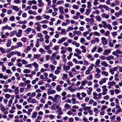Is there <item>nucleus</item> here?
<instances>
[{
	"label": "nucleus",
	"instance_id": "obj_53",
	"mask_svg": "<svg viewBox=\"0 0 122 122\" xmlns=\"http://www.w3.org/2000/svg\"><path fill=\"white\" fill-rule=\"evenodd\" d=\"M0 51L3 53H5L6 52L5 50L2 47H0Z\"/></svg>",
	"mask_w": 122,
	"mask_h": 122
},
{
	"label": "nucleus",
	"instance_id": "obj_13",
	"mask_svg": "<svg viewBox=\"0 0 122 122\" xmlns=\"http://www.w3.org/2000/svg\"><path fill=\"white\" fill-rule=\"evenodd\" d=\"M59 9L60 11V14L61 15H63L64 14V12L63 10V7H59Z\"/></svg>",
	"mask_w": 122,
	"mask_h": 122
},
{
	"label": "nucleus",
	"instance_id": "obj_57",
	"mask_svg": "<svg viewBox=\"0 0 122 122\" xmlns=\"http://www.w3.org/2000/svg\"><path fill=\"white\" fill-rule=\"evenodd\" d=\"M40 56V55H34V58H39Z\"/></svg>",
	"mask_w": 122,
	"mask_h": 122
},
{
	"label": "nucleus",
	"instance_id": "obj_1",
	"mask_svg": "<svg viewBox=\"0 0 122 122\" xmlns=\"http://www.w3.org/2000/svg\"><path fill=\"white\" fill-rule=\"evenodd\" d=\"M33 110V109L31 108H29L28 109V111L26 112L25 109H23L22 111L24 113H26L28 115H29L31 114V112Z\"/></svg>",
	"mask_w": 122,
	"mask_h": 122
},
{
	"label": "nucleus",
	"instance_id": "obj_46",
	"mask_svg": "<svg viewBox=\"0 0 122 122\" xmlns=\"http://www.w3.org/2000/svg\"><path fill=\"white\" fill-rule=\"evenodd\" d=\"M80 41L82 43H84L85 42V39L83 38H81Z\"/></svg>",
	"mask_w": 122,
	"mask_h": 122
},
{
	"label": "nucleus",
	"instance_id": "obj_24",
	"mask_svg": "<svg viewBox=\"0 0 122 122\" xmlns=\"http://www.w3.org/2000/svg\"><path fill=\"white\" fill-rule=\"evenodd\" d=\"M107 88L103 89V92H102V94L103 95H105L107 94L106 92L107 91Z\"/></svg>",
	"mask_w": 122,
	"mask_h": 122
},
{
	"label": "nucleus",
	"instance_id": "obj_43",
	"mask_svg": "<svg viewBox=\"0 0 122 122\" xmlns=\"http://www.w3.org/2000/svg\"><path fill=\"white\" fill-rule=\"evenodd\" d=\"M11 40H9L7 42L6 46H10L11 45Z\"/></svg>",
	"mask_w": 122,
	"mask_h": 122
},
{
	"label": "nucleus",
	"instance_id": "obj_39",
	"mask_svg": "<svg viewBox=\"0 0 122 122\" xmlns=\"http://www.w3.org/2000/svg\"><path fill=\"white\" fill-rule=\"evenodd\" d=\"M109 71L112 75H113L114 74V71L113 70V68H111L109 70Z\"/></svg>",
	"mask_w": 122,
	"mask_h": 122
},
{
	"label": "nucleus",
	"instance_id": "obj_61",
	"mask_svg": "<svg viewBox=\"0 0 122 122\" xmlns=\"http://www.w3.org/2000/svg\"><path fill=\"white\" fill-rule=\"evenodd\" d=\"M107 27L108 29L110 30H111L112 29V27L111 26V25L110 24H109L107 25Z\"/></svg>",
	"mask_w": 122,
	"mask_h": 122
},
{
	"label": "nucleus",
	"instance_id": "obj_41",
	"mask_svg": "<svg viewBox=\"0 0 122 122\" xmlns=\"http://www.w3.org/2000/svg\"><path fill=\"white\" fill-rule=\"evenodd\" d=\"M72 8L73 9L77 10L78 9L79 7L78 6L76 5H73L72 6Z\"/></svg>",
	"mask_w": 122,
	"mask_h": 122
},
{
	"label": "nucleus",
	"instance_id": "obj_23",
	"mask_svg": "<svg viewBox=\"0 0 122 122\" xmlns=\"http://www.w3.org/2000/svg\"><path fill=\"white\" fill-rule=\"evenodd\" d=\"M16 30L12 31L10 33V36L11 37L13 36L15 34H16Z\"/></svg>",
	"mask_w": 122,
	"mask_h": 122
},
{
	"label": "nucleus",
	"instance_id": "obj_35",
	"mask_svg": "<svg viewBox=\"0 0 122 122\" xmlns=\"http://www.w3.org/2000/svg\"><path fill=\"white\" fill-rule=\"evenodd\" d=\"M91 108L90 107H84L83 108V110L85 111H86L88 110L91 109Z\"/></svg>",
	"mask_w": 122,
	"mask_h": 122
},
{
	"label": "nucleus",
	"instance_id": "obj_7",
	"mask_svg": "<svg viewBox=\"0 0 122 122\" xmlns=\"http://www.w3.org/2000/svg\"><path fill=\"white\" fill-rule=\"evenodd\" d=\"M19 87H17L15 88L14 89L15 95H17L19 94Z\"/></svg>",
	"mask_w": 122,
	"mask_h": 122
},
{
	"label": "nucleus",
	"instance_id": "obj_45",
	"mask_svg": "<svg viewBox=\"0 0 122 122\" xmlns=\"http://www.w3.org/2000/svg\"><path fill=\"white\" fill-rule=\"evenodd\" d=\"M110 34V32L108 30L104 34V35L105 36H108Z\"/></svg>",
	"mask_w": 122,
	"mask_h": 122
},
{
	"label": "nucleus",
	"instance_id": "obj_20",
	"mask_svg": "<svg viewBox=\"0 0 122 122\" xmlns=\"http://www.w3.org/2000/svg\"><path fill=\"white\" fill-rule=\"evenodd\" d=\"M98 95L97 94L96 92H94L93 93V98L95 99H98V97L97 96Z\"/></svg>",
	"mask_w": 122,
	"mask_h": 122
},
{
	"label": "nucleus",
	"instance_id": "obj_33",
	"mask_svg": "<svg viewBox=\"0 0 122 122\" xmlns=\"http://www.w3.org/2000/svg\"><path fill=\"white\" fill-rule=\"evenodd\" d=\"M64 107L68 109H69L71 108V106L68 104H66L64 105Z\"/></svg>",
	"mask_w": 122,
	"mask_h": 122
},
{
	"label": "nucleus",
	"instance_id": "obj_37",
	"mask_svg": "<svg viewBox=\"0 0 122 122\" xmlns=\"http://www.w3.org/2000/svg\"><path fill=\"white\" fill-rule=\"evenodd\" d=\"M19 86L20 87H24L26 86V84L23 82H21L19 84Z\"/></svg>",
	"mask_w": 122,
	"mask_h": 122
},
{
	"label": "nucleus",
	"instance_id": "obj_11",
	"mask_svg": "<svg viewBox=\"0 0 122 122\" xmlns=\"http://www.w3.org/2000/svg\"><path fill=\"white\" fill-rule=\"evenodd\" d=\"M63 67L64 70L65 71H66L67 70H69L70 69V66H66L65 65H63Z\"/></svg>",
	"mask_w": 122,
	"mask_h": 122
},
{
	"label": "nucleus",
	"instance_id": "obj_4",
	"mask_svg": "<svg viewBox=\"0 0 122 122\" xmlns=\"http://www.w3.org/2000/svg\"><path fill=\"white\" fill-rule=\"evenodd\" d=\"M56 93V91L54 90H51L50 91H48L47 94L48 95L53 94Z\"/></svg>",
	"mask_w": 122,
	"mask_h": 122
},
{
	"label": "nucleus",
	"instance_id": "obj_63",
	"mask_svg": "<svg viewBox=\"0 0 122 122\" xmlns=\"http://www.w3.org/2000/svg\"><path fill=\"white\" fill-rule=\"evenodd\" d=\"M41 18V17L40 15H38L36 17V19L37 20H39Z\"/></svg>",
	"mask_w": 122,
	"mask_h": 122
},
{
	"label": "nucleus",
	"instance_id": "obj_56",
	"mask_svg": "<svg viewBox=\"0 0 122 122\" xmlns=\"http://www.w3.org/2000/svg\"><path fill=\"white\" fill-rule=\"evenodd\" d=\"M90 12V10L89 9H86V15H88Z\"/></svg>",
	"mask_w": 122,
	"mask_h": 122
},
{
	"label": "nucleus",
	"instance_id": "obj_42",
	"mask_svg": "<svg viewBox=\"0 0 122 122\" xmlns=\"http://www.w3.org/2000/svg\"><path fill=\"white\" fill-rule=\"evenodd\" d=\"M72 44L73 45H75L76 46H79L80 44L79 43H77L76 41H73L72 43Z\"/></svg>",
	"mask_w": 122,
	"mask_h": 122
},
{
	"label": "nucleus",
	"instance_id": "obj_27",
	"mask_svg": "<svg viewBox=\"0 0 122 122\" xmlns=\"http://www.w3.org/2000/svg\"><path fill=\"white\" fill-rule=\"evenodd\" d=\"M32 64L35 68H37L39 67L38 64L35 62H34Z\"/></svg>",
	"mask_w": 122,
	"mask_h": 122
},
{
	"label": "nucleus",
	"instance_id": "obj_22",
	"mask_svg": "<svg viewBox=\"0 0 122 122\" xmlns=\"http://www.w3.org/2000/svg\"><path fill=\"white\" fill-rule=\"evenodd\" d=\"M66 30L65 29H62L61 30L60 34L61 35H66Z\"/></svg>",
	"mask_w": 122,
	"mask_h": 122
},
{
	"label": "nucleus",
	"instance_id": "obj_59",
	"mask_svg": "<svg viewBox=\"0 0 122 122\" xmlns=\"http://www.w3.org/2000/svg\"><path fill=\"white\" fill-rule=\"evenodd\" d=\"M80 12L81 13H82L84 12L85 9L83 8H80L79 9Z\"/></svg>",
	"mask_w": 122,
	"mask_h": 122
},
{
	"label": "nucleus",
	"instance_id": "obj_48",
	"mask_svg": "<svg viewBox=\"0 0 122 122\" xmlns=\"http://www.w3.org/2000/svg\"><path fill=\"white\" fill-rule=\"evenodd\" d=\"M95 77L97 78H98L100 77V74L99 73H97L95 75Z\"/></svg>",
	"mask_w": 122,
	"mask_h": 122
},
{
	"label": "nucleus",
	"instance_id": "obj_38",
	"mask_svg": "<svg viewBox=\"0 0 122 122\" xmlns=\"http://www.w3.org/2000/svg\"><path fill=\"white\" fill-rule=\"evenodd\" d=\"M75 52L80 54L81 53V51L80 50L78 49L77 48L75 49Z\"/></svg>",
	"mask_w": 122,
	"mask_h": 122
},
{
	"label": "nucleus",
	"instance_id": "obj_21",
	"mask_svg": "<svg viewBox=\"0 0 122 122\" xmlns=\"http://www.w3.org/2000/svg\"><path fill=\"white\" fill-rule=\"evenodd\" d=\"M37 115V113L36 112H35L33 113L32 116V117L33 118H36Z\"/></svg>",
	"mask_w": 122,
	"mask_h": 122
},
{
	"label": "nucleus",
	"instance_id": "obj_32",
	"mask_svg": "<svg viewBox=\"0 0 122 122\" xmlns=\"http://www.w3.org/2000/svg\"><path fill=\"white\" fill-rule=\"evenodd\" d=\"M41 25L40 24H38V25H37V27L36 28L37 30L38 31H40L41 30Z\"/></svg>",
	"mask_w": 122,
	"mask_h": 122
},
{
	"label": "nucleus",
	"instance_id": "obj_15",
	"mask_svg": "<svg viewBox=\"0 0 122 122\" xmlns=\"http://www.w3.org/2000/svg\"><path fill=\"white\" fill-rule=\"evenodd\" d=\"M31 30V29L30 28H28L25 30V32L26 34H28Z\"/></svg>",
	"mask_w": 122,
	"mask_h": 122
},
{
	"label": "nucleus",
	"instance_id": "obj_47",
	"mask_svg": "<svg viewBox=\"0 0 122 122\" xmlns=\"http://www.w3.org/2000/svg\"><path fill=\"white\" fill-rule=\"evenodd\" d=\"M111 34L113 36L115 37L117 35V32H112Z\"/></svg>",
	"mask_w": 122,
	"mask_h": 122
},
{
	"label": "nucleus",
	"instance_id": "obj_58",
	"mask_svg": "<svg viewBox=\"0 0 122 122\" xmlns=\"http://www.w3.org/2000/svg\"><path fill=\"white\" fill-rule=\"evenodd\" d=\"M30 102L31 103H36V101L35 99H34L32 100H31L30 101Z\"/></svg>",
	"mask_w": 122,
	"mask_h": 122
},
{
	"label": "nucleus",
	"instance_id": "obj_36",
	"mask_svg": "<svg viewBox=\"0 0 122 122\" xmlns=\"http://www.w3.org/2000/svg\"><path fill=\"white\" fill-rule=\"evenodd\" d=\"M93 34L94 35L97 36H100V35L99 33L97 31H95L94 32Z\"/></svg>",
	"mask_w": 122,
	"mask_h": 122
},
{
	"label": "nucleus",
	"instance_id": "obj_60",
	"mask_svg": "<svg viewBox=\"0 0 122 122\" xmlns=\"http://www.w3.org/2000/svg\"><path fill=\"white\" fill-rule=\"evenodd\" d=\"M112 25L114 26L117 25V22L116 21H115L112 23Z\"/></svg>",
	"mask_w": 122,
	"mask_h": 122
},
{
	"label": "nucleus",
	"instance_id": "obj_52",
	"mask_svg": "<svg viewBox=\"0 0 122 122\" xmlns=\"http://www.w3.org/2000/svg\"><path fill=\"white\" fill-rule=\"evenodd\" d=\"M73 62L75 63L76 64H78L79 63L78 61H77L76 59L74 58L73 59Z\"/></svg>",
	"mask_w": 122,
	"mask_h": 122
},
{
	"label": "nucleus",
	"instance_id": "obj_25",
	"mask_svg": "<svg viewBox=\"0 0 122 122\" xmlns=\"http://www.w3.org/2000/svg\"><path fill=\"white\" fill-rule=\"evenodd\" d=\"M71 100L72 101V103L74 104L76 103H77V102L76 101V99L74 98H73L71 99Z\"/></svg>",
	"mask_w": 122,
	"mask_h": 122
},
{
	"label": "nucleus",
	"instance_id": "obj_6",
	"mask_svg": "<svg viewBox=\"0 0 122 122\" xmlns=\"http://www.w3.org/2000/svg\"><path fill=\"white\" fill-rule=\"evenodd\" d=\"M62 86V85H58L56 86V91L59 92L62 89L61 87Z\"/></svg>",
	"mask_w": 122,
	"mask_h": 122
},
{
	"label": "nucleus",
	"instance_id": "obj_3",
	"mask_svg": "<svg viewBox=\"0 0 122 122\" xmlns=\"http://www.w3.org/2000/svg\"><path fill=\"white\" fill-rule=\"evenodd\" d=\"M111 51V49H108L106 50L103 53V55H107L108 54L110 53Z\"/></svg>",
	"mask_w": 122,
	"mask_h": 122
},
{
	"label": "nucleus",
	"instance_id": "obj_40",
	"mask_svg": "<svg viewBox=\"0 0 122 122\" xmlns=\"http://www.w3.org/2000/svg\"><path fill=\"white\" fill-rule=\"evenodd\" d=\"M5 97L7 99H9L11 97V95L9 94H6L5 95Z\"/></svg>",
	"mask_w": 122,
	"mask_h": 122
},
{
	"label": "nucleus",
	"instance_id": "obj_62",
	"mask_svg": "<svg viewBox=\"0 0 122 122\" xmlns=\"http://www.w3.org/2000/svg\"><path fill=\"white\" fill-rule=\"evenodd\" d=\"M10 20L11 21H13L15 20L14 16H12L10 17Z\"/></svg>",
	"mask_w": 122,
	"mask_h": 122
},
{
	"label": "nucleus",
	"instance_id": "obj_12",
	"mask_svg": "<svg viewBox=\"0 0 122 122\" xmlns=\"http://www.w3.org/2000/svg\"><path fill=\"white\" fill-rule=\"evenodd\" d=\"M57 98L54 97V98L53 97L52 101L54 102H59V103L61 102V100H57Z\"/></svg>",
	"mask_w": 122,
	"mask_h": 122
},
{
	"label": "nucleus",
	"instance_id": "obj_17",
	"mask_svg": "<svg viewBox=\"0 0 122 122\" xmlns=\"http://www.w3.org/2000/svg\"><path fill=\"white\" fill-rule=\"evenodd\" d=\"M61 108H58L57 111L58 112V114L59 115H61L63 114V112L61 111Z\"/></svg>",
	"mask_w": 122,
	"mask_h": 122
},
{
	"label": "nucleus",
	"instance_id": "obj_44",
	"mask_svg": "<svg viewBox=\"0 0 122 122\" xmlns=\"http://www.w3.org/2000/svg\"><path fill=\"white\" fill-rule=\"evenodd\" d=\"M107 106H103L102 107L101 109V111H103L104 110L106 109L107 108Z\"/></svg>",
	"mask_w": 122,
	"mask_h": 122
},
{
	"label": "nucleus",
	"instance_id": "obj_9",
	"mask_svg": "<svg viewBox=\"0 0 122 122\" xmlns=\"http://www.w3.org/2000/svg\"><path fill=\"white\" fill-rule=\"evenodd\" d=\"M116 84V83L114 81L112 82H109L108 83V85L110 86H114Z\"/></svg>",
	"mask_w": 122,
	"mask_h": 122
},
{
	"label": "nucleus",
	"instance_id": "obj_14",
	"mask_svg": "<svg viewBox=\"0 0 122 122\" xmlns=\"http://www.w3.org/2000/svg\"><path fill=\"white\" fill-rule=\"evenodd\" d=\"M81 94L80 93L78 92L76 94V96L77 97V98L78 99L80 100H82L83 98L82 97H80Z\"/></svg>",
	"mask_w": 122,
	"mask_h": 122
},
{
	"label": "nucleus",
	"instance_id": "obj_8",
	"mask_svg": "<svg viewBox=\"0 0 122 122\" xmlns=\"http://www.w3.org/2000/svg\"><path fill=\"white\" fill-rule=\"evenodd\" d=\"M38 5L40 7H41L44 5V4L42 2V0H38Z\"/></svg>",
	"mask_w": 122,
	"mask_h": 122
},
{
	"label": "nucleus",
	"instance_id": "obj_5",
	"mask_svg": "<svg viewBox=\"0 0 122 122\" xmlns=\"http://www.w3.org/2000/svg\"><path fill=\"white\" fill-rule=\"evenodd\" d=\"M122 13V9L120 10L118 13L116 12L115 14V15L117 17H119V15H121Z\"/></svg>",
	"mask_w": 122,
	"mask_h": 122
},
{
	"label": "nucleus",
	"instance_id": "obj_26",
	"mask_svg": "<svg viewBox=\"0 0 122 122\" xmlns=\"http://www.w3.org/2000/svg\"><path fill=\"white\" fill-rule=\"evenodd\" d=\"M81 48L82 50V51L83 53H86V50L85 46H81Z\"/></svg>",
	"mask_w": 122,
	"mask_h": 122
},
{
	"label": "nucleus",
	"instance_id": "obj_28",
	"mask_svg": "<svg viewBox=\"0 0 122 122\" xmlns=\"http://www.w3.org/2000/svg\"><path fill=\"white\" fill-rule=\"evenodd\" d=\"M96 20L99 21H100L101 20V18L100 16L99 15H97L95 18Z\"/></svg>",
	"mask_w": 122,
	"mask_h": 122
},
{
	"label": "nucleus",
	"instance_id": "obj_10",
	"mask_svg": "<svg viewBox=\"0 0 122 122\" xmlns=\"http://www.w3.org/2000/svg\"><path fill=\"white\" fill-rule=\"evenodd\" d=\"M28 13L30 15H37V13L35 11H33L31 10H29L28 11Z\"/></svg>",
	"mask_w": 122,
	"mask_h": 122
},
{
	"label": "nucleus",
	"instance_id": "obj_54",
	"mask_svg": "<svg viewBox=\"0 0 122 122\" xmlns=\"http://www.w3.org/2000/svg\"><path fill=\"white\" fill-rule=\"evenodd\" d=\"M100 60H97L95 63L96 65L98 66V65H99V64H100Z\"/></svg>",
	"mask_w": 122,
	"mask_h": 122
},
{
	"label": "nucleus",
	"instance_id": "obj_18",
	"mask_svg": "<svg viewBox=\"0 0 122 122\" xmlns=\"http://www.w3.org/2000/svg\"><path fill=\"white\" fill-rule=\"evenodd\" d=\"M56 55V54L55 53H53L51 57V60H55V57Z\"/></svg>",
	"mask_w": 122,
	"mask_h": 122
},
{
	"label": "nucleus",
	"instance_id": "obj_51",
	"mask_svg": "<svg viewBox=\"0 0 122 122\" xmlns=\"http://www.w3.org/2000/svg\"><path fill=\"white\" fill-rule=\"evenodd\" d=\"M67 65L70 66H73V64L71 61H69L68 62Z\"/></svg>",
	"mask_w": 122,
	"mask_h": 122
},
{
	"label": "nucleus",
	"instance_id": "obj_19",
	"mask_svg": "<svg viewBox=\"0 0 122 122\" xmlns=\"http://www.w3.org/2000/svg\"><path fill=\"white\" fill-rule=\"evenodd\" d=\"M88 81L86 79H84V81L81 82V85L82 86H84L87 83Z\"/></svg>",
	"mask_w": 122,
	"mask_h": 122
},
{
	"label": "nucleus",
	"instance_id": "obj_34",
	"mask_svg": "<svg viewBox=\"0 0 122 122\" xmlns=\"http://www.w3.org/2000/svg\"><path fill=\"white\" fill-rule=\"evenodd\" d=\"M87 7L88 8H90L91 7V2L90 1H88L87 2Z\"/></svg>",
	"mask_w": 122,
	"mask_h": 122
},
{
	"label": "nucleus",
	"instance_id": "obj_16",
	"mask_svg": "<svg viewBox=\"0 0 122 122\" xmlns=\"http://www.w3.org/2000/svg\"><path fill=\"white\" fill-rule=\"evenodd\" d=\"M101 64L102 66H103L105 67H107L108 66V64L105 61H102L101 63Z\"/></svg>",
	"mask_w": 122,
	"mask_h": 122
},
{
	"label": "nucleus",
	"instance_id": "obj_29",
	"mask_svg": "<svg viewBox=\"0 0 122 122\" xmlns=\"http://www.w3.org/2000/svg\"><path fill=\"white\" fill-rule=\"evenodd\" d=\"M50 67L51 68V71H54L55 68V66L52 65H51L50 66Z\"/></svg>",
	"mask_w": 122,
	"mask_h": 122
},
{
	"label": "nucleus",
	"instance_id": "obj_30",
	"mask_svg": "<svg viewBox=\"0 0 122 122\" xmlns=\"http://www.w3.org/2000/svg\"><path fill=\"white\" fill-rule=\"evenodd\" d=\"M102 75H104L105 76H108V74L107 72L103 71L102 72Z\"/></svg>",
	"mask_w": 122,
	"mask_h": 122
},
{
	"label": "nucleus",
	"instance_id": "obj_31",
	"mask_svg": "<svg viewBox=\"0 0 122 122\" xmlns=\"http://www.w3.org/2000/svg\"><path fill=\"white\" fill-rule=\"evenodd\" d=\"M23 72L25 73H30V71L28 69H25L23 71Z\"/></svg>",
	"mask_w": 122,
	"mask_h": 122
},
{
	"label": "nucleus",
	"instance_id": "obj_64",
	"mask_svg": "<svg viewBox=\"0 0 122 122\" xmlns=\"http://www.w3.org/2000/svg\"><path fill=\"white\" fill-rule=\"evenodd\" d=\"M68 120L69 122H73L74 121V119L72 118H68Z\"/></svg>",
	"mask_w": 122,
	"mask_h": 122
},
{
	"label": "nucleus",
	"instance_id": "obj_49",
	"mask_svg": "<svg viewBox=\"0 0 122 122\" xmlns=\"http://www.w3.org/2000/svg\"><path fill=\"white\" fill-rule=\"evenodd\" d=\"M8 25H6L5 26L2 27L1 28L3 30H5V29H7L8 28Z\"/></svg>",
	"mask_w": 122,
	"mask_h": 122
},
{
	"label": "nucleus",
	"instance_id": "obj_50",
	"mask_svg": "<svg viewBox=\"0 0 122 122\" xmlns=\"http://www.w3.org/2000/svg\"><path fill=\"white\" fill-rule=\"evenodd\" d=\"M114 91L115 92V93L116 94H118L120 92V91L117 89H115Z\"/></svg>",
	"mask_w": 122,
	"mask_h": 122
},
{
	"label": "nucleus",
	"instance_id": "obj_55",
	"mask_svg": "<svg viewBox=\"0 0 122 122\" xmlns=\"http://www.w3.org/2000/svg\"><path fill=\"white\" fill-rule=\"evenodd\" d=\"M39 51L42 54H44L45 52V51L42 48H41L39 49Z\"/></svg>",
	"mask_w": 122,
	"mask_h": 122
},
{
	"label": "nucleus",
	"instance_id": "obj_2",
	"mask_svg": "<svg viewBox=\"0 0 122 122\" xmlns=\"http://www.w3.org/2000/svg\"><path fill=\"white\" fill-rule=\"evenodd\" d=\"M11 8L14 10L15 11L17 12H18L19 10L18 7L17 6H15L14 5H11Z\"/></svg>",
	"mask_w": 122,
	"mask_h": 122
}]
</instances>
